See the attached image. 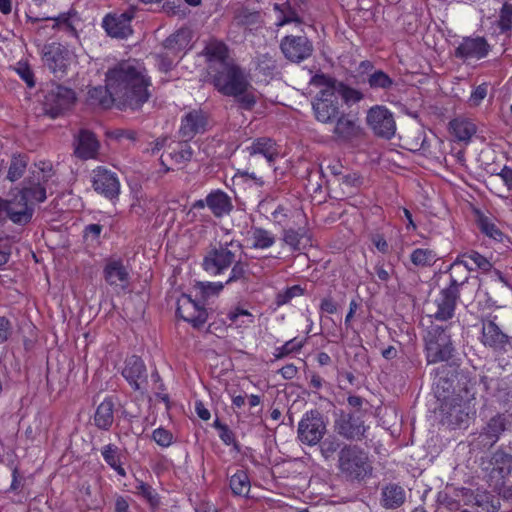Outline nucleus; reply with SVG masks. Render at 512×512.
Segmentation results:
<instances>
[{"instance_id":"nucleus-1","label":"nucleus","mask_w":512,"mask_h":512,"mask_svg":"<svg viewBox=\"0 0 512 512\" xmlns=\"http://www.w3.org/2000/svg\"><path fill=\"white\" fill-rule=\"evenodd\" d=\"M105 82L119 106L137 110L151 97V78L143 62L128 59L106 72Z\"/></svg>"},{"instance_id":"nucleus-2","label":"nucleus","mask_w":512,"mask_h":512,"mask_svg":"<svg viewBox=\"0 0 512 512\" xmlns=\"http://www.w3.org/2000/svg\"><path fill=\"white\" fill-rule=\"evenodd\" d=\"M310 84L319 89L312 101V108L316 120L324 124L334 123L343 113L342 101L351 104L363 99L359 90L325 74L314 75Z\"/></svg>"},{"instance_id":"nucleus-3","label":"nucleus","mask_w":512,"mask_h":512,"mask_svg":"<svg viewBox=\"0 0 512 512\" xmlns=\"http://www.w3.org/2000/svg\"><path fill=\"white\" fill-rule=\"evenodd\" d=\"M243 245L230 237L227 231L214 245H211L202 261V268L212 276L224 274L231 268L225 284L246 282L249 279L248 263L243 261Z\"/></svg>"},{"instance_id":"nucleus-4","label":"nucleus","mask_w":512,"mask_h":512,"mask_svg":"<svg viewBox=\"0 0 512 512\" xmlns=\"http://www.w3.org/2000/svg\"><path fill=\"white\" fill-rule=\"evenodd\" d=\"M337 468L349 481H362L372 475L373 466L368 453L355 444H344L338 452Z\"/></svg>"},{"instance_id":"nucleus-5","label":"nucleus","mask_w":512,"mask_h":512,"mask_svg":"<svg viewBox=\"0 0 512 512\" xmlns=\"http://www.w3.org/2000/svg\"><path fill=\"white\" fill-rule=\"evenodd\" d=\"M213 84L220 93L226 96L238 95L246 88H250V83L243 70L234 62L216 68Z\"/></svg>"},{"instance_id":"nucleus-6","label":"nucleus","mask_w":512,"mask_h":512,"mask_svg":"<svg viewBox=\"0 0 512 512\" xmlns=\"http://www.w3.org/2000/svg\"><path fill=\"white\" fill-rule=\"evenodd\" d=\"M454 348L447 327L434 326L426 338V358L428 363L448 361Z\"/></svg>"},{"instance_id":"nucleus-7","label":"nucleus","mask_w":512,"mask_h":512,"mask_svg":"<svg viewBox=\"0 0 512 512\" xmlns=\"http://www.w3.org/2000/svg\"><path fill=\"white\" fill-rule=\"evenodd\" d=\"M33 214L34 208L18 190L13 198L0 199V221L10 219L15 224L26 225L31 221Z\"/></svg>"},{"instance_id":"nucleus-8","label":"nucleus","mask_w":512,"mask_h":512,"mask_svg":"<svg viewBox=\"0 0 512 512\" xmlns=\"http://www.w3.org/2000/svg\"><path fill=\"white\" fill-rule=\"evenodd\" d=\"M298 439L306 445L318 444L326 433V424L318 410L306 412L298 424Z\"/></svg>"},{"instance_id":"nucleus-9","label":"nucleus","mask_w":512,"mask_h":512,"mask_svg":"<svg viewBox=\"0 0 512 512\" xmlns=\"http://www.w3.org/2000/svg\"><path fill=\"white\" fill-rule=\"evenodd\" d=\"M76 100L75 92L61 85H52L44 96V110L52 118H56L70 109Z\"/></svg>"},{"instance_id":"nucleus-10","label":"nucleus","mask_w":512,"mask_h":512,"mask_svg":"<svg viewBox=\"0 0 512 512\" xmlns=\"http://www.w3.org/2000/svg\"><path fill=\"white\" fill-rule=\"evenodd\" d=\"M442 422L451 429L462 428L468 425L469 420L474 417L475 409L469 402L453 398L442 405Z\"/></svg>"},{"instance_id":"nucleus-11","label":"nucleus","mask_w":512,"mask_h":512,"mask_svg":"<svg viewBox=\"0 0 512 512\" xmlns=\"http://www.w3.org/2000/svg\"><path fill=\"white\" fill-rule=\"evenodd\" d=\"M136 8L130 6L127 10L121 13H110L103 18L102 26L106 33L119 39H125L132 33L131 22L135 17Z\"/></svg>"},{"instance_id":"nucleus-12","label":"nucleus","mask_w":512,"mask_h":512,"mask_svg":"<svg viewBox=\"0 0 512 512\" xmlns=\"http://www.w3.org/2000/svg\"><path fill=\"white\" fill-rule=\"evenodd\" d=\"M481 343L496 352L506 353L512 349V337L504 333L493 320H483Z\"/></svg>"},{"instance_id":"nucleus-13","label":"nucleus","mask_w":512,"mask_h":512,"mask_svg":"<svg viewBox=\"0 0 512 512\" xmlns=\"http://www.w3.org/2000/svg\"><path fill=\"white\" fill-rule=\"evenodd\" d=\"M91 182L93 189L98 194L111 201L118 198L120 194V181L116 173L99 166L92 171Z\"/></svg>"},{"instance_id":"nucleus-14","label":"nucleus","mask_w":512,"mask_h":512,"mask_svg":"<svg viewBox=\"0 0 512 512\" xmlns=\"http://www.w3.org/2000/svg\"><path fill=\"white\" fill-rule=\"evenodd\" d=\"M280 49L289 61L300 63L312 55L313 44L304 35H288L281 40Z\"/></svg>"},{"instance_id":"nucleus-15","label":"nucleus","mask_w":512,"mask_h":512,"mask_svg":"<svg viewBox=\"0 0 512 512\" xmlns=\"http://www.w3.org/2000/svg\"><path fill=\"white\" fill-rule=\"evenodd\" d=\"M367 123L379 137L390 139L395 134L396 124L393 114L383 106H375L369 110Z\"/></svg>"},{"instance_id":"nucleus-16","label":"nucleus","mask_w":512,"mask_h":512,"mask_svg":"<svg viewBox=\"0 0 512 512\" xmlns=\"http://www.w3.org/2000/svg\"><path fill=\"white\" fill-rule=\"evenodd\" d=\"M338 435L351 441H361L365 437L366 426L364 421L353 413L341 412L334 422Z\"/></svg>"},{"instance_id":"nucleus-17","label":"nucleus","mask_w":512,"mask_h":512,"mask_svg":"<svg viewBox=\"0 0 512 512\" xmlns=\"http://www.w3.org/2000/svg\"><path fill=\"white\" fill-rule=\"evenodd\" d=\"M122 376L134 391L144 392L147 390V369L140 357L132 355L126 358L122 369Z\"/></svg>"},{"instance_id":"nucleus-18","label":"nucleus","mask_w":512,"mask_h":512,"mask_svg":"<svg viewBox=\"0 0 512 512\" xmlns=\"http://www.w3.org/2000/svg\"><path fill=\"white\" fill-rule=\"evenodd\" d=\"M44 65L54 74H64L69 65V51L60 43L46 44L42 48Z\"/></svg>"},{"instance_id":"nucleus-19","label":"nucleus","mask_w":512,"mask_h":512,"mask_svg":"<svg viewBox=\"0 0 512 512\" xmlns=\"http://www.w3.org/2000/svg\"><path fill=\"white\" fill-rule=\"evenodd\" d=\"M177 314L195 328L202 327L208 318L207 310L188 295H182L177 303Z\"/></svg>"},{"instance_id":"nucleus-20","label":"nucleus","mask_w":512,"mask_h":512,"mask_svg":"<svg viewBox=\"0 0 512 512\" xmlns=\"http://www.w3.org/2000/svg\"><path fill=\"white\" fill-rule=\"evenodd\" d=\"M507 416L505 414H497L490 418L486 426L479 433L476 445L481 449H490L500 439L501 434L507 428Z\"/></svg>"},{"instance_id":"nucleus-21","label":"nucleus","mask_w":512,"mask_h":512,"mask_svg":"<svg viewBox=\"0 0 512 512\" xmlns=\"http://www.w3.org/2000/svg\"><path fill=\"white\" fill-rule=\"evenodd\" d=\"M208 126V117L200 109L185 114L181 120L179 135L183 140L189 141L197 134L204 133Z\"/></svg>"},{"instance_id":"nucleus-22","label":"nucleus","mask_w":512,"mask_h":512,"mask_svg":"<svg viewBox=\"0 0 512 512\" xmlns=\"http://www.w3.org/2000/svg\"><path fill=\"white\" fill-rule=\"evenodd\" d=\"M74 154L81 160L96 158L100 147L95 134L87 129H81L74 136Z\"/></svg>"},{"instance_id":"nucleus-23","label":"nucleus","mask_w":512,"mask_h":512,"mask_svg":"<svg viewBox=\"0 0 512 512\" xmlns=\"http://www.w3.org/2000/svg\"><path fill=\"white\" fill-rule=\"evenodd\" d=\"M460 298V291L450 287L440 290L435 300L437 310L434 314L435 319L447 321L454 316L457 302Z\"/></svg>"},{"instance_id":"nucleus-24","label":"nucleus","mask_w":512,"mask_h":512,"mask_svg":"<svg viewBox=\"0 0 512 512\" xmlns=\"http://www.w3.org/2000/svg\"><path fill=\"white\" fill-rule=\"evenodd\" d=\"M104 279L110 285L120 291H125L130 283V274L122 260L109 261L103 270Z\"/></svg>"},{"instance_id":"nucleus-25","label":"nucleus","mask_w":512,"mask_h":512,"mask_svg":"<svg viewBox=\"0 0 512 512\" xmlns=\"http://www.w3.org/2000/svg\"><path fill=\"white\" fill-rule=\"evenodd\" d=\"M489 45L483 37L464 38L455 50V56L461 59H481L487 56Z\"/></svg>"},{"instance_id":"nucleus-26","label":"nucleus","mask_w":512,"mask_h":512,"mask_svg":"<svg viewBox=\"0 0 512 512\" xmlns=\"http://www.w3.org/2000/svg\"><path fill=\"white\" fill-rule=\"evenodd\" d=\"M250 157L256 155L263 156L268 165L271 166L276 160L279 152L274 140L267 137H259L252 141V143L245 148Z\"/></svg>"},{"instance_id":"nucleus-27","label":"nucleus","mask_w":512,"mask_h":512,"mask_svg":"<svg viewBox=\"0 0 512 512\" xmlns=\"http://www.w3.org/2000/svg\"><path fill=\"white\" fill-rule=\"evenodd\" d=\"M334 123L335 126L333 133L336 139L349 141L358 137L361 133V129L357 121L344 113L340 114V116L335 119Z\"/></svg>"},{"instance_id":"nucleus-28","label":"nucleus","mask_w":512,"mask_h":512,"mask_svg":"<svg viewBox=\"0 0 512 512\" xmlns=\"http://www.w3.org/2000/svg\"><path fill=\"white\" fill-rule=\"evenodd\" d=\"M208 208L216 218H221L233 210V203L227 193L217 189L208 194Z\"/></svg>"},{"instance_id":"nucleus-29","label":"nucleus","mask_w":512,"mask_h":512,"mask_svg":"<svg viewBox=\"0 0 512 512\" xmlns=\"http://www.w3.org/2000/svg\"><path fill=\"white\" fill-rule=\"evenodd\" d=\"M406 499L405 490L398 484L385 485L381 491V505L386 509H397Z\"/></svg>"},{"instance_id":"nucleus-30","label":"nucleus","mask_w":512,"mask_h":512,"mask_svg":"<svg viewBox=\"0 0 512 512\" xmlns=\"http://www.w3.org/2000/svg\"><path fill=\"white\" fill-rule=\"evenodd\" d=\"M204 51H205V55L208 58V61L215 65L214 66L215 70H216V68L223 67L224 64H229V63L233 62V60L230 59L228 56L227 46L220 41H216V40L210 41L206 45Z\"/></svg>"},{"instance_id":"nucleus-31","label":"nucleus","mask_w":512,"mask_h":512,"mask_svg":"<svg viewBox=\"0 0 512 512\" xmlns=\"http://www.w3.org/2000/svg\"><path fill=\"white\" fill-rule=\"evenodd\" d=\"M114 422V402L105 398L96 408L94 424L101 430H109Z\"/></svg>"},{"instance_id":"nucleus-32","label":"nucleus","mask_w":512,"mask_h":512,"mask_svg":"<svg viewBox=\"0 0 512 512\" xmlns=\"http://www.w3.org/2000/svg\"><path fill=\"white\" fill-rule=\"evenodd\" d=\"M449 129L456 140L468 143L476 133V125L469 119L456 118L450 121Z\"/></svg>"},{"instance_id":"nucleus-33","label":"nucleus","mask_w":512,"mask_h":512,"mask_svg":"<svg viewBox=\"0 0 512 512\" xmlns=\"http://www.w3.org/2000/svg\"><path fill=\"white\" fill-rule=\"evenodd\" d=\"M475 268L471 266H464L460 261H454L448 269V273L450 275V282L447 287L453 288L455 290H459L460 288L467 283L470 272Z\"/></svg>"},{"instance_id":"nucleus-34","label":"nucleus","mask_w":512,"mask_h":512,"mask_svg":"<svg viewBox=\"0 0 512 512\" xmlns=\"http://www.w3.org/2000/svg\"><path fill=\"white\" fill-rule=\"evenodd\" d=\"M88 100L92 105H98L102 108H110L114 102H117L116 96L112 94L111 89L106 84L105 87L97 86L88 91Z\"/></svg>"},{"instance_id":"nucleus-35","label":"nucleus","mask_w":512,"mask_h":512,"mask_svg":"<svg viewBox=\"0 0 512 512\" xmlns=\"http://www.w3.org/2000/svg\"><path fill=\"white\" fill-rule=\"evenodd\" d=\"M189 42V32L182 29L167 37L163 42V47L170 51L172 54L176 55L179 52L185 50L188 47Z\"/></svg>"},{"instance_id":"nucleus-36","label":"nucleus","mask_w":512,"mask_h":512,"mask_svg":"<svg viewBox=\"0 0 512 512\" xmlns=\"http://www.w3.org/2000/svg\"><path fill=\"white\" fill-rule=\"evenodd\" d=\"M366 82L372 90L388 91L395 85L394 79L383 70H375L369 73Z\"/></svg>"},{"instance_id":"nucleus-37","label":"nucleus","mask_w":512,"mask_h":512,"mask_svg":"<svg viewBox=\"0 0 512 512\" xmlns=\"http://www.w3.org/2000/svg\"><path fill=\"white\" fill-rule=\"evenodd\" d=\"M101 454L105 460V462L114 469L118 475L125 477L126 471L121 465L120 461V453L119 448L114 444H107L105 445L102 450Z\"/></svg>"},{"instance_id":"nucleus-38","label":"nucleus","mask_w":512,"mask_h":512,"mask_svg":"<svg viewBox=\"0 0 512 512\" xmlns=\"http://www.w3.org/2000/svg\"><path fill=\"white\" fill-rule=\"evenodd\" d=\"M27 165L28 157L26 155L14 154L11 157L6 178L11 182L19 180L24 175Z\"/></svg>"},{"instance_id":"nucleus-39","label":"nucleus","mask_w":512,"mask_h":512,"mask_svg":"<svg viewBox=\"0 0 512 512\" xmlns=\"http://www.w3.org/2000/svg\"><path fill=\"white\" fill-rule=\"evenodd\" d=\"M252 247L255 249H267L274 245L275 236L268 230L253 227L250 231Z\"/></svg>"},{"instance_id":"nucleus-40","label":"nucleus","mask_w":512,"mask_h":512,"mask_svg":"<svg viewBox=\"0 0 512 512\" xmlns=\"http://www.w3.org/2000/svg\"><path fill=\"white\" fill-rule=\"evenodd\" d=\"M130 211L138 217L149 218L154 213V201L146 195L137 196L130 206Z\"/></svg>"},{"instance_id":"nucleus-41","label":"nucleus","mask_w":512,"mask_h":512,"mask_svg":"<svg viewBox=\"0 0 512 512\" xmlns=\"http://www.w3.org/2000/svg\"><path fill=\"white\" fill-rule=\"evenodd\" d=\"M230 488L237 496H247L250 491V480L244 470H237L230 478Z\"/></svg>"},{"instance_id":"nucleus-42","label":"nucleus","mask_w":512,"mask_h":512,"mask_svg":"<svg viewBox=\"0 0 512 512\" xmlns=\"http://www.w3.org/2000/svg\"><path fill=\"white\" fill-rule=\"evenodd\" d=\"M18 191L20 195L25 196L27 201L44 202L47 198L46 188L40 183L25 182L24 186Z\"/></svg>"},{"instance_id":"nucleus-43","label":"nucleus","mask_w":512,"mask_h":512,"mask_svg":"<svg viewBox=\"0 0 512 512\" xmlns=\"http://www.w3.org/2000/svg\"><path fill=\"white\" fill-rule=\"evenodd\" d=\"M410 260L415 266L428 267L436 262L437 255L433 250L417 248L411 253Z\"/></svg>"},{"instance_id":"nucleus-44","label":"nucleus","mask_w":512,"mask_h":512,"mask_svg":"<svg viewBox=\"0 0 512 512\" xmlns=\"http://www.w3.org/2000/svg\"><path fill=\"white\" fill-rule=\"evenodd\" d=\"M192 155L193 150L186 140L177 143L176 146L168 153V156L177 164H185L189 162Z\"/></svg>"},{"instance_id":"nucleus-45","label":"nucleus","mask_w":512,"mask_h":512,"mask_svg":"<svg viewBox=\"0 0 512 512\" xmlns=\"http://www.w3.org/2000/svg\"><path fill=\"white\" fill-rule=\"evenodd\" d=\"M47 20L54 21L53 29H59L66 32L68 35L77 36V30L71 22V13H62L57 17H48Z\"/></svg>"},{"instance_id":"nucleus-46","label":"nucleus","mask_w":512,"mask_h":512,"mask_svg":"<svg viewBox=\"0 0 512 512\" xmlns=\"http://www.w3.org/2000/svg\"><path fill=\"white\" fill-rule=\"evenodd\" d=\"M228 319L238 327L248 326L254 322V316L240 307H236L227 314Z\"/></svg>"},{"instance_id":"nucleus-47","label":"nucleus","mask_w":512,"mask_h":512,"mask_svg":"<svg viewBox=\"0 0 512 512\" xmlns=\"http://www.w3.org/2000/svg\"><path fill=\"white\" fill-rule=\"evenodd\" d=\"M135 493L146 499L152 506L159 504V497L155 489L143 481H138L135 486Z\"/></svg>"},{"instance_id":"nucleus-48","label":"nucleus","mask_w":512,"mask_h":512,"mask_svg":"<svg viewBox=\"0 0 512 512\" xmlns=\"http://www.w3.org/2000/svg\"><path fill=\"white\" fill-rule=\"evenodd\" d=\"M303 341H297L296 338H293L287 342H285L281 347H278L274 351V358L276 360L282 359L293 352H298L303 347Z\"/></svg>"},{"instance_id":"nucleus-49","label":"nucleus","mask_w":512,"mask_h":512,"mask_svg":"<svg viewBox=\"0 0 512 512\" xmlns=\"http://www.w3.org/2000/svg\"><path fill=\"white\" fill-rule=\"evenodd\" d=\"M479 228L481 232L484 233L486 236L497 241L502 240L503 233L488 217H480Z\"/></svg>"},{"instance_id":"nucleus-50","label":"nucleus","mask_w":512,"mask_h":512,"mask_svg":"<svg viewBox=\"0 0 512 512\" xmlns=\"http://www.w3.org/2000/svg\"><path fill=\"white\" fill-rule=\"evenodd\" d=\"M304 289L300 285H293L276 296L275 303L277 306H283L289 303L293 298L303 295Z\"/></svg>"},{"instance_id":"nucleus-51","label":"nucleus","mask_w":512,"mask_h":512,"mask_svg":"<svg viewBox=\"0 0 512 512\" xmlns=\"http://www.w3.org/2000/svg\"><path fill=\"white\" fill-rule=\"evenodd\" d=\"M236 19L241 25L252 26L260 23L261 14L258 11L241 8L237 12Z\"/></svg>"},{"instance_id":"nucleus-52","label":"nucleus","mask_w":512,"mask_h":512,"mask_svg":"<svg viewBox=\"0 0 512 512\" xmlns=\"http://www.w3.org/2000/svg\"><path fill=\"white\" fill-rule=\"evenodd\" d=\"M236 98L240 107L245 110H251L256 104V95L253 87L250 85V88H246L243 92L238 95H231Z\"/></svg>"},{"instance_id":"nucleus-53","label":"nucleus","mask_w":512,"mask_h":512,"mask_svg":"<svg viewBox=\"0 0 512 512\" xmlns=\"http://www.w3.org/2000/svg\"><path fill=\"white\" fill-rule=\"evenodd\" d=\"M15 71L28 87L35 86L34 73L26 62L19 61L16 64Z\"/></svg>"},{"instance_id":"nucleus-54","label":"nucleus","mask_w":512,"mask_h":512,"mask_svg":"<svg viewBox=\"0 0 512 512\" xmlns=\"http://www.w3.org/2000/svg\"><path fill=\"white\" fill-rule=\"evenodd\" d=\"M304 236V231L302 229L300 230H294V229H287L284 230L283 234V241L290 246L293 250H299L300 249V241Z\"/></svg>"},{"instance_id":"nucleus-55","label":"nucleus","mask_w":512,"mask_h":512,"mask_svg":"<svg viewBox=\"0 0 512 512\" xmlns=\"http://www.w3.org/2000/svg\"><path fill=\"white\" fill-rule=\"evenodd\" d=\"M225 285V282H197L196 288L200 290L204 297H210L217 295Z\"/></svg>"},{"instance_id":"nucleus-56","label":"nucleus","mask_w":512,"mask_h":512,"mask_svg":"<svg viewBox=\"0 0 512 512\" xmlns=\"http://www.w3.org/2000/svg\"><path fill=\"white\" fill-rule=\"evenodd\" d=\"M466 256L468 257L469 260L473 262L475 268L483 272L491 271L492 263L485 256L481 255L477 251L467 252Z\"/></svg>"},{"instance_id":"nucleus-57","label":"nucleus","mask_w":512,"mask_h":512,"mask_svg":"<svg viewBox=\"0 0 512 512\" xmlns=\"http://www.w3.org/2000/svg\"><path fill=\"white\" fill-rule=\"evenodd\" d=\"M300 12L301 13L303 12V9L300 6H299V11H298V10L292 8L290 6V4L288 3L286 9L283 10V18L280 20L278 25L283 26V25L291 23V22L301 23L302 18H301Z\"/></svg>"},{"instance_id":"nucleus-58","label":"nucleus","mask_w":512,"mask_h":512,"mask_svg":"<svg viewBox=\"0 0 512 512\" xmlns=\"http://www.w3.org/2000/svg\"><path fill=\"white\" fill-rule=\"evenodd\" d=\"M153 440L162 447H168L173 442V435L165 428L159 427L152 433Z\"/></svg>"},{"instance_id":"nucleus-59","label":"nucleus","mask_w":512,"mask_h":512,"mask_svg":"<svg viewBox=\"0 0 512 512\" xmlns=\"http://www.w3.org/2000/svg\"><path fill=\"white\" fill-rule=\"evenodd\" d=\"M341 448V442L337 437H329L321 443V452L325 458H329Z\"/></svg>"},{"instance_id":"nucleus-60","label":"nucleus","mask_w":512,"mask_h":512,"mask_svg":"<svg viewBox=\"0 0 512 512\" xmlns=\"http://www.w3.org/2000/svg\"><path fill=\"white\" fill-rule=\"evenodd\" d=\"M491 495L486 492L477 493L475 496V505L485 512H495L497 507L490 500Z\"/></svg>"},{"instance_id":"nucleus-61","label":"nucleus","mask_w":512,"mask_h":512,"mask_svg":"<svg viewBox=\"0 0 512 512\" xmlns=\"http://www.w3.org/2000/svg\"><path fill=\"white\" fill-rule=\"evenodd\" d=\"M219 437L226 445H233L237 450H239V445L235 440L234 433L227 425L219 424Z\"/></svg>"},{"instance_id":"nucleus-62","label":"nucleus","mask_w":512,"mask_h":512,"mask_svg":"<svg viewBox=\"0 0 512 512\" xmlns=\"http://www.w3.org/2000/svg\"><path fill=\"white\" fill-rule=\"evenodd\" d=\"M499 25L502 30H508L512 26V5L505 4L500 12Z\"/></svg>"},{"instance_id":"nucleus-63","label":"nucleus","mask_w":512,"mask_h":512,"mask_svg":"<svg viewBox=\"0 0 512 512\" xmlns=\"http://www.w3.org/2000/svg\"><path fill=\"white\" fill-rule=\"evenodd\" d=\"M487 95V85H478L471 93L469 103L471 106H478Z\"/></svg>"},{"instance_id":"nucleus-64","label":"nucleus","mask_w":512,"mask_h":512,"mask_svg":"<svg viewBox=\"0 0 512 512\" xmlns=\"http://www.w3.org/2000/svg\"><path fill=\"white\" fill-rule=\"evenodd\" d=\"M12 330L13 327L11 321L4 316H0V344L9 339L12 334Z\"/></svg>"}]
</instances>
